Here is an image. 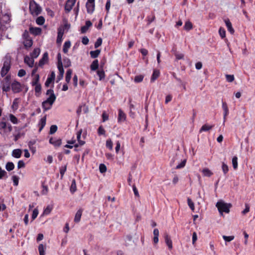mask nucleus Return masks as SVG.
<instances>
[{"instance_id": "obj_63", "label": "nucleus", "mask_w": 255, "mask_h": 255, "mask_svg": "<svg viewBox=\"0 0 255 255\" xmlns=\"http://www.w3.org/2000/svg\"><path fill=\"white\" fill-rule=\"evenodd\" d=\"M250 211V206L246 204H245V209L242 211L243 214H246Z\"/></svg>"}, {"instance_id": "obj_64", "label": "nucleus", "mask_w": 255, "mask_h": 255, "mask_svg": "<svg viewBox=\"0 0 255 255\" xmlns=\"http://www.w3.org/2000/svg\"><path fill=\"white\" fill-rule=\"evenodd\" d=\"M25 74H26V72L23 69L19 70L18 72V76L20 77H22L25 76Z\"/></svg>"}, {"instance_id": "obj_57", "label": "nucleus", "mask_w": 255, "mask_h": 255, "mask_svg": "<svg viewBox=\"0 0 255 255\" xmlns=\"http://www.w3.org/2000/svg\"><path fill=\"white\" fill-rule=\"evenodd\" d=\"M226 80L229 82H232L234 80V76L233 75H226Z\"/></svg>"}, {"instance_id": "obj_34", "label": "nucleus", "mask_w": 255, "mask_h": 255, "mask_svg": "<svg viewBox=\"0 0 255 255\" xmlns=\"http://www.w3.org/2000/svg\"><path fill=\"white\" fill-rule=\"evenodd\" d=\"M100 52L101 50L98 49L95 51H91L90 54L92 58H95L99 55Z\"/></svg>"}, {"instance_id": "obj_18", "label": "nucleus", "mask_w": 255, "mask_h": 255, "mask_svg": "<svg viewBox=\"0 0 255 255\" xmlns=\"http://www.w3.org/2000/svg\"><path fill=\"white\" fill-rule=\"evenodd\" d=\"M48 53L47 52H45L43 54L42 58L39 61V65L40 66H42L48 61Z\"/></svg>"}, {"instance_id": "obj_37", "label": "nucleus", "mask_w": 255, "mask_h": 255, "mask_svg": "<svg viewBox=\"0 0 255 255\" xmlns=\"http://www.w3.org/2000/svg\"><path fill=\"white\" fill-rule=\"evenodd\" d=\"M58 70H59V75L57 76V79L59 81L61 80L64 75V70L63 69V67H58Z\"/></svg>"}, {"instance_id": "obj_26", "label": "nucleus", "mask_w": 255, "mask_h": 255, "mask_svg": "<svg viewBox=\"0 0 255 255\" xmlns=\"http://www.w3.org/2000/svg\"><path fill=\"white\" fill-rule=\"evenodd\" d=\"M99 67V62L97 59L95 60L90 66L91 69L92 71L96 70Z\"/></svg>"}, {"instance_id": "obj_14", "label": "nucleus", "mask_w": 255, "mask_h": 255, "mask_svg": "<svg viewBox=\"0 0 255 255\" xmlns=\"http://www.w3.org/2000/svg\"><path fill=\"white\" fill-rule=\"evenodd\" d=\"M2 89L3 91L7 92L10 90V84L7 77L5 78V81L3 82Z\"/></svg>"}, {"instance_id": "obj_29", "label": "nucleus", "mask_w": 255, "mask_h": 255, "mask_svg": "<svg viewBox=\"0 0 255 255\" xmlns=\"http://www.w3.org/2000/svg\"><path fill=\"white\" fill-rule=\"evenodd\" d=\"M71 46V42L70 41H66L63 45V51L65 53H67L68 49Z\"/></svg>"}, {"instance_id": "obj_40", "label": "nucleus", "mask_w": 255, "mask_h": 255, "mask_svg": "<svg viewBox=\"0 0 255 255\" xmlns=\"http://www.w3.org/2000/svg\"><path fill=\"white\" fill-rule=\"evenodd\" d=\"M192 24L189 21H187L184 26V28L186 30H190L192 28Z\"/></svg>"}, {"instance_id": "obj_59", "label": "nucleus", "mask_w": 255, "mask_h": 255, "mask_svg": "<svg viewBox=\"0 0 255 255\" xmlns=\"http://www.w3.org/2000/svg\"><path fill=\"white\" fill-rule=\"evenodd\" d=\"M99 169L101 173H104L106 171L107 168L104 164H101L99 166Z\"/></svg>"}, {"instance_id": "obj_53", "label": "nucleus", "mask_w": 255, "mask_h": 255, "mask_svg": "<svg viewBox=\"0 0 255 255\" xmlns=\"http://www.w3.org/2000/svg\"><path fill=\"white\" fill-rule=\"evenodd\" d=\"M102 43V39L100 37L97 40V41L95 43V45H94L95 48H97L99 47L101 45Z\"/></svg>"}, {"instance_id": "obj_28", "label": "nucleus", "mask_w": 255, "mask_h": 255, "mask_svg": "<svg viewBox=\"0 0 255 255\" xmlns=\"http://www.w3.org/2000/svg\"><path fill=\"white\" fill-rule=\"evenodd\" d=\"M159 74L158 70H154L151 78V82H153L159 77Z\"/></svg>"}, {"instance_id": "obj_6", "label": "nucleus", "mask_w": 255, "mask_h": 255, "mask_svg": "<svg viewBox=\"0 0 255 255\" xmlns=\"http://www.w3.org/2000/svg\"><path fill=\"white\" fill-rule=\"evenodd\" d=\"M10 69V61L9 60L7 59L5 60L3 66L1 70V75L3 77L7 73L8 71Z\"/></svg>"}, {"instance_id": "obj_36", "label": "nucleus", "mask_w": 255, "mask_h": 255, "mask_svg": "<svg viewBox=\"0 0 255 255\" xmlns=\"http://www.w3.org/2000/svg\"><path fill=\"white\" fill-rule=\"evenodd\" d=\"M232 165L234 169H237L238 166V157L237 156H234L232 158Z\"/></svg>"}, {"instance_id": "obj_32", "label": "nucleus", "mask_w": 255, "mask_h": 255, "mask_svg": "<svg viewBox=\"0 0 255 255\" xmlns=\"http://www.w3.org/2000/svg\"><path fill=\"white\" fill-rule=\"evenodd\" d=\"M72 73V70L71 69H69L66 72L65 80L67 83H69L70 81L71 76Z\"/></svg>"}, {"instance_id": "obj_39", "label": "nucleus", "mask_w": 255, "mask_h": 255, "mask_svg": "<svg viewBox=\"0 0 255 255\" xmlns=\"http://www.w3.org/2000/svg\"><path fill=\"white\" fill-rule=\"evenodd\" d=\"M14 168V165L12 162H7L5 165V168L8 171L13 170Z\"/></svg>"}, {"instance_id": "obj_60", "label": "nucleus", "mask_w": 255, "mask_h": 255, "mask_svg": "<svg viewBox=\"0 0 255 255\" xmlns=\"http://www.w3.org/2000/svg\"><path fill=\"white\" fill-rule=\"evenodd\" d=\"M186 162V160H183L180 164L177 165L176 169H180L185 166Z\"/></svg>"}, {"instance_id": "obj_24", "label": "nucleus", "mask_w": 255, "mask_h": 255, "mask_svg": "<svg viewBox=\"0 0 255 255\" xmlns=\"http://www.w3.org/2000/svg\"><path fill=\"white\" fill-rule=\"evenodd\" d=\"M22 151L20 149H14L12 152V156L15 158H19L21 157Z\"/></svg>"}, {"instance_id": "obj_51", "label": "nucleus", "mask_w": 255, "mask_h": 255, "mask_svg": "<svg viewBox=\"0 0 255 255\" xmlns=\"http://www.w3.org/2000/svg\"><path fill=\"white\" fill-rule=\"evenodd\" d=\"M219 33L222 38H224L226 36V31L225 29L222 27H220L219 30Z\"/></svg>"}, {"instance_id": "obj_52", "label": "nucleus", "mask_w": 255, "mask_h": 255, "mask_svg": "<svg viewBox=\"0 0 255 255\" xmlns=\"http://www.w3.org/2000/svg\"><path fill=\"white\" fill-rule=\"evenodd\" d=\"M188 205L190 209L193 211H194V204L191 199L188 198L187 199Z\"/></svg>"}, {"instance_id": "obj_22", "label": "nucleus", "mask_w": 255, "mask_h": 255, "mask_svg": "<svg viewBox=\"0 0 255 255\" xmlns=\"http://www.w3.org/2000/svg\"><path fill=\"white\" fill-rule=\"evenodd\" d=\"M82 212L83 210L82 209H79L77 211L74 218L75 222L78 223L80 222L82 216Z\"/></svg>"}, {"instance_id": "obj_48", "label": "nucleus", "mask_w": 255, "mask_h": 255, "mask_svg": "<svg viewBox=\"0 0 255 255\" xmlns=\"http://www.w3.org/2000/svg\"><path fill=\"white\" fill-rule=\"evenodd\" d=\"M106 147L108 148L110 150H113V142L111 139H109L106 141Z\"/></svg>"}, {"instance_id": "obj_1", "label": "nucleus", "mask_w": 255, "mask_h": 255, "mask_svg": "<svg viewBox=\"0 0 255 255\" xmlns=\"http://www.w3.org/2000/svg\"><path fill=\"white\" fill-rule=\"evenodd\" d=\"M46 95L48 97L42 104V108L44 111L50 109L56 100V96L52 90H48L46 92Z\"/></svg>"}, {"instance_id": "obj_9", "label": "nucleus", "mask_w": 255, "mask_h": 255, "mask_svg": "<svg viewBox=\"0 0 255 255\" xmlns=\"http://www.w3.org/2000/svg\"><path fill=\"white\" fill-rule=\"evenodd\" d=\"M11 89L12 91L15 93H19L21 90L20 84L18 82H14L11 84Z\"/></svg>"}, {"instance_id": "obj_43", "label": "nucleus", "mask_w": 255, "mask_h": 255, "mask_svg": "<svg viewBox=\"0 0 255 255\" xmlns=\"http://www.w3.org/2000/svg\"><path fill=\"white\" fill-rule=\"evenodd\" d=\"M52 209V208L50 206H47L46 208L44 210L42 215H47L50 213Z\"/></svg>"}, {"instance_id": "obj_35", "label": "nucleus", "mask_w": 255, "mask_h": 255, "mask_svg": "<svg viewBox=\"0 0 255 255\" xmlns=\"http://www.w3.org/2000/svg\"><path fill=\"white\" fill-rule=\"evenodd\" d=\"M39 75L38 74H35L34 76H33L31 84L32 85L39 84Z\"/></svg>"}, {"instance_id": "obj_17", "label": "nucleus", "mask_w": 255, "mask_h": 255, "mask_svg": "<svg viewBox=\"0 0 255 255\" xmlns=\"http://www.w3.org/2000/svg\"><path fill=\"white\" fill-rule=\"evenodd\" d=\"M222 108L224 111V122H225L226 118L229 114L228 106L225 102H222Z\"/></svg>"}, {"instance_id": "obj_33", "label": "nucleus", "mask_w": 255, "mask_h": 255, "mask_svg": "<svg viewBox=\"0 0 255 255\" xmlns=\"http://www.w3.org/2000/svg\"><path fill=\"white\" fill-rule=\"evenodd\" d=\"M23 44L25 47H30L32 45V40L31 39L26 38L23 41Z\"/></svg>"}, {"instance_id": "obj_41", "label": "nucleus", "mask_w": 255, "mask_h": 255, "mask_svg": "<svg viewBox=\"0 0 255 255\" xmlns=\"http://www.w3.org/2000/svg\"><path fill=\"white\" fill-rule=\"evenodd\" d=\"M76 184L75 179H73L72 181V183L70 187V191L72 193H74L76 191Z\"/></svg>"}, {"instance_id": "obj_61", "label": "nucleus", "mask_w": 255, "mask_h": 255, "mask_svg": "<svg viewBox=\"0 0 255 255\" xmlns=\"http://www.w3.org/2000/svg\"><path fill=\"white\" fill-rule=\"evenodd\" d=\"M175 56L177 60L182 59L184 57V55L182 53H175Z\"/></svg>"}, {"instance_id": "obj_56", "label": "nucleus", "mask_w": 255, "mask_h": 255, "mask_svg": "<svg viewBox=\"0 0 255 255\" xmlns=\"http://www.w3.org/2000/svg\"><path fill=\"white\" fill-rule=\"evenodd\" d=\"M57 130V127L56 125H52L51 126L50 128V133L53 134Z\"/></svg>"}, {"instance_id": "obj_58", "label": "nucleus", "mask_w": 255, "mask_h": 255, "mask_svg": "<svg viewBox=\"0 0 255 255\" xmlns=\"http://www.w3.org/2000/svg\"><path fill=\"white\" fill-rule=\"evenodd\" d=\"M35 86L34 90L36 93H39L41 90V85L40 84L33 85Z\"/></svg>"}, {"instance_id": "obj_15", "label": "nucleus", "mask_w": 255, "mask_h": 255, "mask_svg": "<svg viewBox=\"0 0 255 255\" xmlns=\"http://www.w3.org/2000/svg\"><path fill=\"white\" fill-rule=\"evenodd\" d=\"M30 33L34 35H40L41 33V29L39 27H33L29 28Z\"/></svg>"}, {"instance_id": "obj_27", "label": "nucleus", "mask_w": 255, "mask_h": 255, "mask_svg": "<svg viewBox=\"0 0 255 255\" xmlns=\"http://www.w3.org/2000/svg\"><path fill=\"white\" fill-rule=\"evenodd\" d=\"M40 53V50L39 48H35L33 52L31 54V56L32 58H36Z\"/></svg>"}, {"instance_id": "obj_38", "label": "nucleus", "mask_w": 255, "mask_h": 255, "mask_svg": "<svg viewBox=\"0 0 255 255\" xmlns=\"http://www.w3.org/2000/svg\"><path fill=\"white\" fill-rule=\"evenodd\" d=\"M202 173L204 176H207V177H210L212 174L213 173L208 168H204L202 170Z\"/></svg>"}, {"instance_id": "obj_50", "label": "nucleus", "mask_w": 255, "mask_h": 255, "mask_svg": "<svg viewBox=\"0 0 255 255\" xmlns=\"http://www.w3.org/2000/svg\"><path fill=\"white\" fill-rule=\"evenodd\" d=\"M97 74L99 77V80H102L105 77V72L103 70H99L97 71Z\"/></svg>"}, {"instance_id": "obj_62", "label": "nucleus", "mask_w": 255, "mask_h": 255, "mask_svg": "<svg viewBox=\"0 0 255 255\" xmlns=\"http://www.w3.org/2000/svg\"><path fill=\"white\" fill-rule=\"evenodd\" d=\"M12 179L14 185L15 186H17L18 184V178L16 176H13L12 177Z\"/></svg>"}, {"instance_id": "obj_21", "label": "nucleus", "mask_w": 255, "mask_h": 255, "mask_svg": "<svg viewBox=\"0 0 255 255\" xmlns=\"http://www.w3.org/2000/svg\"><path fill=\"white\" fill-rule=\"evenodd\" d=\"M24 62L29 67H32L33 66L34 59L32 57H29L28 56H25L24 58Z\"/></svg>"}, {"instance_id": "obj_47", "label": "nucleus", "mask_w": 255, "mask_h": 255, "mask_svg": "<svg viewBox=\"0 0 255 255\" xmlns=\"http://www.w3.org/2000/svg\"><path fill=\"white\" fill-rule=\"evenodd\" d=\"M143 75H136L134 77V81L135 83H139V82H141L143 80Z\"/></svg>"}, {"instance_id": "obj_19", "label": "nucleus", "mask_w": 255, "mask_h": 255, "mask_svg": "<svg viewBox=\"0 0 255 255\" xmlns=\"http://www.w3.org/2000/svg\"><path fill=\"white\" fill-rule=\"evenodd\" d=\"M63 34L64 29H63L62 28H59L56 40L57 43H61V42H62Z\"/></svg>"}, {"instance_id": "obj_25", "label": "nucleus", "mask_w": 255, "mask_h": 255, "mask_svg": "<svg viewBox=\"0 0 255 255\" xmlns=\"http://www.w3.org/2000/svg\"><path fill=\"white\" fill-rule=\"evenodd\" d=\"M46 120V118L45 117H44L40 119V122L39 123V130L40 131L43 129V128L45 126Z\"/></svg>"}, {"instance_id": "obj_55", "label": "nucleus", "mask_w": 255, "mask_h": 255, "mask_svg": "<svg viewBox=\"0 0 255 255\" xmlns=\"http://www.w3.org/2000/svg\"><path fill=\"white\" fill-rule=\"evenodd\" d=\"M38 210L37 209H34L33 211L32 214V220H34L38 216Z\"/></svg>"}, {"instance_id": "obj_45", "label": "nucleus", "mask_w": 255, "mask_h": 255, "mask_svg": "<svg viewBox=\"0 0 255 255\" xmlns=\"http://www.w3.org/2000/svg\"><path fill=\"white\" fill-rule=\"evenodd\" d=\"M36 23L38 25H42L45 22V19L43 16H39L36 20Z\"/></svg>"}, {"instance_id": "obj_54", "label": "nucleus", "mask_w": 255, "mask_h": 255, "mask_svg": "<svg viewBox=\"0 0 255 255\" xmlns=\"http://www.w3.org/2000/svg\"><path fill=\"white\" fill-rule=\"evenodd\" d=\"M234 238L233 236H226L224 235L223 236V238L226 242H231L234 239Z\"/></svg>"}, {"instance_id": "obj_7", "label": "nucleus", "mask_w": 255, "mask_h": 255, "mask_svg": "<svg viewBox=\"0 0 255 255\" xmlns=\"http://www.w3.org/2000/svg\"><path fill=\"white\" fill-rule=\"evenodd\" d=\"M77 0H67L65 5V10L67 13H69L73 6L75 4Z\"/></svg>"}, {"instance_id": "obj_8", "label": "nucleus", "mask_w": 255, "mask_h": 255, "mask_svg": "<svg viewBox=\"0 0 255 255\" xmlns=\"http://www.w3.org/2000/svg\"><path fill=\"white\" fill-rule=\"evenodd\" d=\"M81 133H82V130H80L78 131L76 133V138H77V143H75V147H78L79 146H82L85 143V142L84 140H82L81 139Z\"/></svg>"}, {"instance_id": "obj_13", "label": "nucleus", "mask_w": 255, "mask_h": 255, "mask_svg": "<svg viewBox=\"0 0 255 255\" xmlns=\"http://www.w3.org/2000/svg\"><path fill=\"white\" fill-rule=\"evenodd\" d=\"M164 239H165V242L166 244V245L168 246V249L169 250H172L173 246H172V242L170 239V237L169 236L166 234L164 235Z\"/></svg>"}, {"instance_id": "obj_3", "label": "nucleus", "mask_w": 255, "mask_h": 255, "mask_svg": "<svg viewBox=\"0 0 255 255\" xmlns=\"http://www.w3.org/2000/svg\"><path fill=\"white\" fill-rule=\"evenodd\" d=\"M216 206L221 214H222L223 212L228 213L230 212L231 207L230 204L226 203L223 201H220L217 203Z\"/></svg>"}, {"instance_id": "obj_16", "label": "nucleus", "mask_w": 255, "mask_h": 255, "mask_svg": "<svg viewBox=\"0 0 255 255\" xmlns=\"http://www.w3.org/2000/svg\"><path fill=\"white\" fill-rule=\"evenodd\" d=\"M86 8L88 13H93L95 9V3L87 2Z\"/></svg>"}, {"instance_id": "obj_44", "label": "nucleus", "mask_w": 255, "mask_h": 255, "mask_svg": "<svg viewBox=\"0 0 255 255\" xmlns=\"http://www.w3.org/2000/svg\"><path fill=\"white\" fill-rule=\"evenodd\" d=\"M9 120L13 124H17L18 123V120L14 115L12 114L9 115Z\"/></svg>"}, {"instance_id": "obj_11", "label": "nucleus", "mask_w": 255, "mask_h": 255, "mask_svg": "<svg viewBox=\"0 0 255 255\" xmlns=\"http://www.w3.org/2000/svg\"><path fill=\"white\" fill-rule=\"evenodd\" d=\"M126 115L124 113V112L120 109L119 110V115L118 118V121L119 123H122L126 121Z\"/></svg>"}, {"instance_id": "obj_30", "label": "nucleus", "mask_w": 255, "mask_h": 255, "mask_svg": "<svg viewBox=\"0 0 255 255\" xmlns=\"http://www.w3.org/2000/svg\"><path fill=\"white\" fill-rule=\"evenodd\" d=\"M213 127V126H210L208 125H203L200 129V132H202L203 131H206L209 130Z\"/></svg>"}, {"instance_id": "obj_12", "label": "nucleus", "mask_w": 255, "mask_h": 255, "mask_svg": "<svg viewBox=\"0 0 255 255\" xmlns=\"http://www.w3.org/2000/svg\"><path fill=\"white\" fill-rule=\"evenodd\" d=\"M55 74L54 72H52L51 73L50 75L47 78V80L45 83V85L46 87H49V85L53 82L54 80L55 79Z\"/></svg>"}, {"instance_id": "obj_42", "label": "nucleus", "mask_w": 255, "mask_h": 255, "mask_svg": "<svg viewBox=\"0 0 255 255\" xmlns=\"http://www.w3.org/2000/svg\"><path fill=\"white\" fill-rule=\"evenodd\" d=\"M222 169L224 174H226L229 171L228 166L224 162H222Z\"/></svg>"}, {"instance_id": "obj_10", "label": "nucleus", "mask_w": 255, "mask_h": 255, "mask_svg": "<svg viewBox=\"0 0 255 255\" xmlns=\"http://www.w3.org/2000/svg\"><path fill=\"white\" fill-rule=\"evenodd\" d=\"M49 142L53 144L55 147H59L61 145V139L56 138H51L49 139Z\"/></svg>"}, {"instance_id": "obj_31", "label": "nucleus", "mask_w": 255, "mask_h": 255, "mask_svg": "<svg viewBox=\"0 0 255 255\" xmlns=\"http://www.w3.org/2000/svg\"><path fill=\"white\" fill-rule=\"evenodd\" d=\"M46 246L43 244H40L38 246V251L40 255H45Z\"/></svg>"}, {"instance_id": "obj_23", "label": "nucleus", "mask_w": 255, "mask_h": 255, "mask_svg": "<svg viewBox=\"0 0 255 255\" xmlns=\"http://www.w3.org/2000/svg\"><path fill=\"white\" fill-rule=\"evenodd\" d=\"M92 22L89 21L87 20L86 21V24L85 26H83L81 28V31L82 33H85L87 30L88 29L89 27L92 26Z\"/></svg>"}, {"instance_id": "obj_20", "label": "nucleus", "mask_w": 255, "mask_h": 255, "mask_svg": "<svg viewBox=\"0 0 255 255\" xmlns=\"http://www.w3.org/2000/svg\"><path fill=\"white\" fill-rule=\"evenodd\" d=\"M225 22L226 23V26L228 28V31L231 33L233 34L234 33V29L232 27V23L230 21L229 19H225Z\"/></svg>"}, {"instance_id": "obj_4", "label": "nucleus", "mask_w": 255, "mask_h": 255, "mask_svg": "<svg viewBox=\"0 0 255 255\" xmlns=\"http://www.w3.org/2000/svg\"><path fill=\"white\" fill-rule=\"evenodd\" d=\"M29 9L33 15H37L41 11V8L39 4L34 1H31L29 3Z\"/></svg>"}, {"instance_id": "obj_5", "label": "nucleus", "mask_w": 255, "mask_h": 255, "mask_svg": "<svg viewBox=\"0 0 255 255\" xmlns=\"http://www.w3.org/2000/svg\"><path fill=\"white\" fill-rule=\"evenodd\" d=\"M0 19L1 24H6L10 21V14L9 11L1 12L0 14Z\"/></svg>"}, {"instance_id": "obj_2", "label": "nucleus", "mask_w": 255, "mask_h": 255, "mask_svg": "<svg viewBox=\"0 0 255 255\" xmlns=\"http://www.w3.org/2000/svg\"><path fill=\"white\" fill-rule=\"evenodd\" d=\"M12 130V127L4 122L0 123V133L3 135L8 134Z\"/></svg>"}, {"instance_id": "obj_46", "label": "nucleus", "mask_w": 255, "mask_h": 255, "mask_svg": "<svg viewBox=\"0 0 255 255\" xmlns=\"http://www.w3.org/2000/svg\"><path fill=\"white\" fill-rule=\"evenodd\" d=\"M18 99H15L13 102L12 105L11 106V108L13 110H16L17 109L18 107Z\"/></svg>"}, {"instance_id": "obj_49", "label": "nucleus", "mask_w": 255, "mask_h": 255, "mask_svg": "<svg viewBox=\"0 0 255 255\" xmlns=\"http://www.w3.org/2000/svg\"><path fill=\"white\" fill-rule=\"evenodd\" d=\"M57 58H58L57 67H63L61 55L60 53H58V55H57Z\"/></svg>"}]
</instances>
